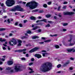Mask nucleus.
<instances>
[{
	"instance_id": "f257e3e1",
	"label": "nucleus",
	"mask_w": 75,
	"mask_h": 75,
	"mask_svg": "<svg viewBox=\"0 0 75 75\" xmlns=\"http://www.w3.org/2000/svg\"><path fill=\"white\" fill-rule=\"evenodd\" d=\"M52 64L49 62L45 63L40 68V70L42 72H45L49 71L51 69Z\"/></svg>"
},
{
	"instance_id": "f03ea898",
	"label": "nucleus",
	"mask_w": 75,
	"mask_h": 75,
	"mask_svg": "<svg viewBox=\"0 0 75 75\" xmlns=\"http://www.w3.org/2000/svg\"><path fill=\"white\" fill-rule=\"evenodd\" d=\"M38 6V3L35 1H31L27 3L26 4V6L28 7L30 10H33L35 8Z\"/></svg>"
},
{
	"instance_id": "7ed1b4c3",
	"label": "nucleus",
	"mask_w": 75,
	"mask_h": 75,
	"mask_svg": "<svg viewBox=\"0 0 75 75\" xmlns=\"http://www.w3.org/2000/svg\"><path fill=\"white\" fill-rule=\"evenodd\" d=\"M23 67L21 65L18 64L16 65L14 69L15 71L13 69L11 70L9 72V73H14L15 72H18V71H22L23 69Z\"/></svg>"
},
{
	"instance_id": "20e7f679",
	"label": "nucleus",
	"mask_w": 75,
	"mask_h": 75,
	"mask_svg": "<svg viewBox=\"0 0 75 75\" xmlns=\"http://www.w3.org/2000/svg\"><path fill=\"white\" fill-rule=\"evenodd\" d=\"M15 2L13 0H7L6 1V4L8 7H11L14 4Z\"/></svg>"
},
{
	"instance_id": "39448f33",
	"label": "nucleus",
	"mask_w": 75,
	"mask_h": 75,
	"mask_svg": "<svg viewBox=\"0 0 75 75\" xmlns=\"http://www.w3.org/2000/svg\"><path fill=\"white\" fill-rule=\"evenodd\" d=\"M16 10L19 11H24L23 9L19 6H15L14 8L11 9V11H16Z\"/></svg>"
},
{
	"instance_id": "423d86ee",
	"label": "nucleus",
	"mask_w": 75,
	"mask_h": 75,
	"mask_svg": "<svg viewBox=\"0 0 75 75\" xmlns=\"http://www.w3.org/2000/svg\"><path fill=\"white\" fill-rule=\"evenodd\" d=\"M18 39L13 38L11 40V42H13L14 45H16L17 44L18 42Z\"/></svg>"
},
{
	"instance_id": "0eeeda50",
	"label": "nucleus",
	"mask_w": 75,
	"mask_h": 75,
	"mask_svg": "<svg viewBox=\"0 0 75 75\" xmlns=\"http://www.w3.org/2000/svg\"><path fill=\"white\" fill-rule=\"evenodd\" d=\"M39 49V48L38 47H36L32 49L30 51H29V52H34L35 51H36L37 50H38Z\"/></svg>"
},
{
	"instance_id": "6e6552de",
	"label": "nucleus",
	"mask_w": 75,
	"mask_h": 75,
	"mask_svg": "<svg viewBox=\"0 0 75 75\" xmlns=\"http://www.w3.org/2000/svg\"><path fill=\"white\" fill-rule=\"evenodd\" d=\"M63 14H64V15H71V14H75V13H74L73 12H64L63 13Z\"/></svg>"
},
{
	"instance_id": "1a4fd4ad",
	"label": "nucleus",
	"mask_w": 75,
	"mask_h": 75,
	"mask_svg": "<svg viewBox=\"0 0 75 75\" xmlns=\"http://www.w3.org/2000/svg\"><path fill=\"white\" fill-rule=\"evenodd\" d=\"M27 50L26 49H23V50H16L15 51V52H24Z\"/></svg>"
},
{
	"instance_id": "9d476101",
	"label": "nucleus",
	"mask_w": 75,
	"mask_h": 75,
	"mask_svg": "<svg viewBox=\"0 0 75 75\" xmlns=\"http://www.w3.org/2000/svg\"><path fill=\"white\" fill-rule=\"evenodd\" d=\"M42 55L43 57H46L50 54L48 53L47 52H45V53H42Z\"/></svg>"
},
{
	"instance_id": "9b49d317",
	"label": "nucleus",
	"mask_w": 75,
	"mask_h": 75,
	"mask_svg": "<svg viewBox=\"0 0 75 75\" xmlns=\"http://www.w3.org/2000/svg\"><path fill=\"white\" fill-rule=\"evenodd\" d=\"M18 46H21V44H22V40L20 39H18Z\"/></svg>"
},
{
	"instance_id": "f8f14e48",
	"label": "nucleus",
	"mask_w": 75,
	"mask_h": 75,
	"mask_svg": "<svg viewBox=\"0 0 75 75\" xmlns=\"http://www.w3.org/2000/svg\"><path fill=\"white\" fill-rule=\"evenodd\" d=\"M67 51L68 52H71V51H73V52H75V50H74V48H73L71 49H68L67 50Z\"/></svg>"
},
{
	"instance_id": "ddd939ff",
	"label": "nucleus",
	"mask_w": 75,
	"mask_h": 75,
	"mask_svg": "<svg viewBox=\"0 0 75 75\" xmlns=\"http://www.w3.org/2000/svg\"><path fill=\"white\" fill-rule=\"evenodd\" d=\"M35 57H37V58H38V59L39 58H41V55L39 54H35Z\"/></svg>"
},
{
	"instance_id": "4468645a",
	"label": "nucleus",
	"mask_w": 75,
	"mask_h": 75,
	"mask_svg": "<svg viewBox=\"0 0 75 75\" xmlns=\"http://www.w3.org/2000/svg\"><path fill=\"white\" fill-rule=\"evenodd\" d=\"M7 63L9 65H11L13 64V62L11 61H8Z\"/></svg>"
},
{
	"instance_id": "2eb2a0df",
	"label": "nucleus",
	"mask_w": 75,
	"mask_h": 75,
	"mask_svg": "<svg viewBox=\"0 0 75 75\" xmlns=\"http://www.w3.org/2000/svg\"><path fill=\"white\" fill-rule=\"evenodd\" d=\"M39 21H44V22H45V23H47V20L43 19L41 21L38 20L36 21V23H38Z\"/></svg>"
},
{
	"instance_id": "dca6fc26",
	"label": "nucleus",
	"mask_w": 75,
	"mask_h": 75,
	"mask_svg": "<svg viewBox=\"0 0 75 75\" xmlns=\"http://www.w3.org/2000/svg\"><path fill=\"white\" fill-rule=\"evenodd\" d=\"M28 69H29V70H30V71H31L29 72V73L30 74H31V73H33L34 72V71H33V69H31L30 67H28Z\"/></svg>"
},
{
	"instance_id": "f3484780",
	"label": "nucleus",
	"mask_w": 75,
	"mask_h": 75,
	"mask_svg": "<svg viewBox=\"0 0 75 75\" xmlns=\"http://www.w3.org/2000/svg\"><path fill=\"white\" fill-rule=\"evenodd\" d=\"M69 64V61H67V62L64 65L63 67H65V66H66L67 65V64Z\"/></svg>"
},
{
	"instance_id": "a211bd4d",
	"label": "nucleus",
	"mask_w": 75,
	"mask_h": 75,
	"mask_svg": "<svg viewBox=\"0 0 75 75\" xmlns=\"http://www.w3.org/2000/svg\"><path fill=\"white\" fill-rule=\"evenodd\" d=\"M39 37L38 36H33L32 37V38L33 39H35V38H38Z\"/></svg>"
},
{
	"instance_id": "6ab92c4d",
	"label": "nucleus",
	"mask_w": 75,
	"mask_h": 75,
	"mask_svg": "<svg viewBox=\"0 0 75 75\" xmlns=\"http://www.w3.org/2000/svg\"><path fill=\"white\" fill-rule=\"evenodd\" d=\"M13 20V19H8L7 20V21L8 23H10V21H12Z\"/></svg>"
},
{
	"instance_id": "aec40b11",
	"label": "nucleus",
	"mask_w": 75,
	"mask_h": 75,
	"mask_svg": "<svg viewBox=\"0 0 75 75\" xmlns=\"http://www.w3.org/2000/svg\"><path fill=\"white\" fill-rule=\"evenodd\" d=\"M6 39H2V38H0V41L1 42H4V41H6Z\"/></svg>"
},
{
	"instance_id": "412c9836",
	"label": "nucleus",
	"mask_w": 75,
	"mask_h": 75,
	"mask_svg": "<svg viewBox=\"0 0 75 75\" xmlns=\"http://www.w3.org/2000/svg\"><path fill=\"white\" fill-rule=\"evenodd\" d=\"M30 18L31 20H35V18L34 17V16H32L30 17Z\"/></svg>"
},
{
	"instance_id": "4be33fe9",
	"label": "nucleus",
	"mask_w": 75,
	"mask_h": 75,
	"mask_svg": "<svg viewBox=\"0 0 75 75\" xmlns=\"http://www.w3.org/2000/svg\"><path fill=\"white\" fill-rule=\"evenodd\" d=\"M75 44V42H74V43H70V44L69 45V46H72L73 45H74Z\"/></svg>"
},
{
	"instance_id": "5701e85b",
	"label": "nucleus",
	"mask_w": 75,
	"mask_h": 75,
	"mask_svg": "<svg viewBox=\"0 0 75 75\" xmlns=\"http://www.w3.org/2000/svg\"><path fill=\"white\" fill-rule=\"evenodd\" d=\"M51 16V15H46V17H47V18H49V17H50Z\"/></svg>"
},
{
	"instance_id": "b1692460",
	"label": "nucleus",
	"mask_w": 75,
	"mask_h": 75,
	"mask_svg": "<svg viewBox=\"0 0 75 75\" xmlns=\"http://www.w3.org/2000/svg\"><path fill=\"white\" fill-rule=\"evenodd\" d=\"M50 41H51V40H50L44 41V42H50Z\"/></svg>"
},
{
	"instance_id": "393cba45",
	"label": "nucleus",
	"mask_w": 75,
	"mask_h": 75,
	"mask_svg": "<svg viewBox=\"0 0 75 75\" xmlns=\"http://www.w3.org/2000/svg\"><path fill=\"white\" fill-rule=\"evenodd\" d=\"M1 6L2 7L3 6L4 7V8H6V6H4V4H3V3H2V4H1Z\"/></svg>"
},
{
	"instance_id": "a878e982",
	"label": "nucleus",
	"mask_w": 75,
	"mask_h": 75,
	"mask_svg": "<svg viewBox=\"0 0 75 75\" xmlns=\"http://www.w3.org/2000/svg\"><path fill=\"white\" fill-rule=\"evenodd\" d=\"M21 38L22 39V40L23 39H24V38H27V37H26V36H23Z\"/></svg>"
},
{
	"instance_id": "bb28decb",
	"label": "nucleus",
	"mask_w": 75,
	"mask_h": 75,
	"mask_svg": "<svg viewBox=\"0 0 75 75\" xmlns=\"http://www.w3.org/2000/svg\"><path fill=\"white\" fill-rule=\"evenodd\" d=\"M6 29L4 28H0V31H4V30H5Z\"/></svg>"
},
{
	"instance_id": "cd10ccee",
	"label": "nucleus",
	"mask_w": 75,
	"mask_h": 75,
	"mask_svg": "<svg viewBox=\"0 0 75 75\" xmlns=\"http://www.w3.org/2000/svg\"><path fill=\"white\" fill-rule=\"evenodd\" d=\"M38 28V26H36L35 27V28H33L32 30H37V28Z\"/></svg>"
},
{
	"instance_id": "c85d7f7f",
	"label": "nucleus",
	"mask_w": 75,
	"mask_h": 75,
	"mask_svg": "<svg viewBox=\"0 0 75 75\" xmlns=\"http://www.w3.org/2000/svg\"><path fill=\"white\" fill-rule=\"evenodd\" d=\"M55 47L56 48H59V46L58 45H55Z\"/></svg>"
},
{
	"instance_id": "c756f323",
	"label": "nucleus",
	"mask_w": 75,
	"mask_h": 75,
	"mask_svg": "<svg viewBox=\"0 0 75 75\" xmlns=\"http://www.w3.org/2000/svg\"><path fill=\"white\" fill-rule=\"evenodd\" d=\"M61 67V65L60 64H59L57 66V67L58 68H60Z\"/></svg>"
},
{
	"instance_id": "7c9ffc66",
	"label": "nucleus",
	"mask_w": 75,
	"mask_h": 75,
	"mask_svg": "<svg viewBox=\"0 0 75 75\" xmlns=\"http://www.w3.org/2000/svg\"><path fill=\"white\" fill-rule=\"evenodd\" d=\"M11 69V67H8L6 68V70H10V69Z\"/></svg>"
},
{
	"instance_id": "2f4dec72",
	"label": "nucleus",
	"mask_w": 75,
	"mask_h": 75,
	"mask_svg": "<svg viewBox=\"0 0 75 75\" xmlns=\"http://www.w3.org/2000/svg\"><path fill=\"white\" fill-rule=\"evenodd\" d=\"M43 7L45 8H46L47 7V4H45L43 5Z\"/></svg>"
},
{
	"instance_id": "473e14b6",
	"label": "nucleus",
	"mask_w": 75,
	"mask_h": 75,
	"mask_svg": "<svg viewBox=\"0 0 75 75\" xmlns=\"http://www.w3.org/2000/svg\"><path fill=\"white\" fill-rule=\"evenodd\" d=\"M9 44H10V45H11V46H13V45H14L13 44H11V41H10L9 42Z\"/></svg>"
},
{
	"instance_id": "72a5a7b5",
	"label": "nucleus",
	"mask_w": 75,
	"mask_h": 75,
	"mask_svg": "<svg viewBox=\"0 0 75 75\" xmlns=\"http://www.w3.org/2000/svg\"><path fill=\"white\" fill-rule=\"evenodd\" d=\"M61 6H59L58 7V8L57 9V11H59V10L60 9V8H61Z\"/></svg>"
},
{
	"instance_id": "f704fd0d",
	"label": "nucleus",
	"mask_w": 75,
	"mask_h": 75,
	"mask_svg": "<svg viewBox=\"0 0 75 75\" xmlns=\"http://www.w3.org/2000/svg\"><path fill=\"white\" fill-rule=\"evenodd\" d=\"M63 25L64 26L67 25H68V23H64L63 24Z\"/></svg>"
},
{
	"instance_id": "c9c22d12",
	"label": "nucleus",
	"mask_w": 75,
	"mask_h": 75,
	"mask_svg": "<svg viewBox=\"0 0 75 75\" xmlns=\"http://www.w3.org/2000/svg\"><path fill=\"white\" fill-rule=\"evenodd\" d=\"M19 27H23V25L21 24L20 23L19 24Z\"/></svg>"
},
{
	"instance_id": "e433bc0d",
	"label": "nucleus",
	"mask_w": 75,
	"mask_h": 75,
	"mask_svg": "<svg viewBox=\"0 0 75 75\" xmlns=\"http://www.w3.org/2000/svg\"><path fill=\"white\" fill-rule=\"evenodd\" d=\"M57 36V35H50V36L51 37H54H54H56V36Z\"/></svg>"
},
{
	"instance_id": "4c0bfd02",
	"label": "nucleus",
	"mask_w": 75,
	"mask_h": 75,
	"mask_svg": "<svg viewBox=\"0 0 75 75\" xmlns=\"http://www.w3.org/2000/svg\"><path fill=\"white\" fill-rule=\"evenodd\" d=\"M41 38L42 40H46V38L45 37H42Z\"/></svg>"
},
{
	"instance_id": "58836bf2",
	"label": "nucleus",
	"mask_w": 75,
	"mask_h": 75,
	"mask_svg": "<svg viewBox=\"0 0 75 75\" xmlns=\"http://www.w3.org/2000/svg\"><path fill=\"white\" fill-rule=\"evenodd\" d=\"M67 8V6H63V8L64 9H65Z\"/></svg>"
},
{
	"instance_id": "ea45409f",
	"label": "nucleus",
	"mask_w": 75,
	"mask_h": 75,
	"mask_svg": "<svg viewBox=\"0 0 75 75\" xmlns=\"http://www.w3.org/2000/svg\"><path fill=\"white\" fill-rule=\"evenodd\" d=\"M47 4L49 5H50V4H51V2L50 1V2H48Z\"/></svg>"
},
{
	"instance_id": "a19ab883",
	"label": "nucleus",
	"mask_w": 75,
	"mask_h": 75,
	"mask_svg": "<svg viewBox=\"0 0 75 75\" xmlns=\"http://www.w3.org/2000/svg\"><path fill=\"white\" fill-rule=\"evenodd\" d=\"M73 69V67H70L69 68V70H72Z\"/></svg>"
},
{
	"instance_id": "79ce46f5",
	"label": "nucleus",
	"mask_w": 75,
	"mask_h": 75,
	"mask_svg": "<svg viewBox=\"0 0 75 75\" xmlns=\"http://www.w3.org/2000/svg\"><path fill=\"white\" fill-rule=\"evenodd\" d=\"M2 48L4 50H6V48L4 47H2Z\"/></svg>"
},
{
	"instance_id": "37998d69",
	"label": "nucleus",
	"mask_w": 75,
	"mask_h": 75,
	"mask_svg": "<svg viewBox=\"0 0 75 75\" xmlns=\"http://www.w3.org/2000/svg\"><path fill=\"white\" fill-rule=\"evenodd\" d=\"M22 61L25 60V58H22L21 59Z\"/></svg>"
},
{
	"instance_id": "c03bdc74",
	"label": "nucleus",
	"mask_w": 75,
	"mask_h": 75,
	"mask_svg": "<svg viewBox=\"0 0 75 75\" xmlns=\"http://www.w3.org/2000/svg\"><path fill=\"white\" fill-rule=\"evenodd\" d=\"M27 33L28 34H30L31 33V31H28L27 32Z\"/></svg>"
},
{
	"instance_id": "a18cd8bd",
	"label": "nucleus",
	"mask_w": 75,
	"mask_h": 75,
	"mask_svg": "<svg viewBox=\"0 0 75 75\" xmlns=\"http://www.w3.org/2000/svg\"><path fill=\"white\" fill-rule=\"evenodd\" d=\"M44 12V11H39V13H43Z\"/></svg>"
},
{
	"instance_id": "49530a36",
	"label": "nucleus",
	"mask_w": 75,
	"mask_h": 75,
	"mask_svg": "<svg viewBox=\"0 0 75 75\" xmlns=\"http://www.w3.org/2000/svg\"><path fill=\"white\" fill-rule=\"evenodd\" d=\"M18 22H16L15 23V25H18Z\"/></svg>"
},
{
	"instance_id": "de8ad7c7",
	"label": "nucleus",
	"mask_w": 75,
	"mask_h": 75,
	"mask_svg": "<svg viewBox=\"0 0 75 75\" xmlns=\"http://www.w3.org/2000/svg\"><path fill=\"white\" fill-rule=\"evenodd\" d=\"M33 63H29V65H30V66H31V65H33Z\"/></svg>"
},
{
	"instance_id": "09e8293b",
	"label": "nucleus",
	"mask_w": 75,
	"mask_h": 75,
	"mask_svg": "<svg viewBox=\"0 0 75 75\" xmlns=\"http://www.w3.org/2000/svg\"><path fill=\"white\" fill-rule=\"evenodd\" d=\"M71 40H72V38H71L70 39V40H68L69 42H71Z\"/></svg>"
},
{
	"instance_id": "8fccbe9b",
	"label": "nucleus",
	"mask_w": 75,
	"mask_h": 75,
	"mask_svg": "<svg viewBox=\"0 0 75 75\" xmlns=\"http://www.w3.org/2000/svg\"><path fill=\"white\" fill-rule=\"evenodd\" d=\"M67 3H68L67 2L64 1V2L63 4H67Z\"/></svg>"
},
{
	"instance_id": "3c124183",
	"label": "nucleus",
	"mask_w": 75,
	"mask_h": 75,
	"mask_svg": "<svg viewBox=\"0 0 75 75\" xmlns=\"http://www.w3.org/2000/svg\"><path fill=\"white\" fill-rule=\"evenodd\" d=\"M50 25L49 24H48L47 25H45V27H50Z\"/></svg>"
},
{
	"instance_id": "603ef678",
	"label": "nucleus",
	"mask_w": 75,
	"mask_h": 75,
	"mask_svg": "<svg viewBox=\"0 0 75 75\" xmlns=\"http://www.w3.org/2000/svg\"><path fill=\"white\" fill-rule=\"evenodd\" d=\"M34 58H32L31 59V61H34Z\"/></svg>"
},
{
	"instance_id": "864d4df0",
	"label": "nucleus",
	"mask_w": 75,
	"mask_h": 75,
	"mask_svg": "<svg viewBox=\"0 0 75 75\" xmlns=\"http://www.w3.org/2000/svg\"><path fill=\"white\" fill-rule=\"evenodd\" d=\"M26 57H29V55H28V54H27L26 55Z\"/></svg>"
},
{
	"instance_id": "5fc2aeb1",
	"label": "nucleus",
	"mask_w": 75,
	"mask_h": 75,
	"mask_svg": "<svg viewBox=\"0 0 75 75\" xmlns=\"http://www.w3.org/2000/svg\"><path fill=\"white\" fill-rule=\"evenodd\" d=\"M70 59H71V60H74V59L72 57L70 58Z\"/></svg>"
},
{
	"instance_id": "6e6d98bb",
	"label": "nucleus",
	"mask_w": 75,
	"mask_h": 75,
	"mask_svg": "<svg viewBox=\"0 0 75 75\" xmlns=\"http://www.w3.org/2000/svg\"><path fill=\"white\" fill-rule=\"evenodd\" d=\"M38 33H40V32L41 31V30L40 29H39L38 30Z\"/></svg>"
},
{
	"instance_id": "4d7b16f0",
	"label": "nucleus",
	"mask_w": 75,
	"mask_h": 75,
	"mask_svg": "<svg viewBox=\"0 0 75 75\" xmlns=\"http://www.w3.org/2000/svg\"><path fill=\"white\" fill-rule=\"evenodd\" d=\"M63 31H67V29H64L63 30Z\"/></svg>"
},
{
	"instance_id": "13d9d810",
	"label": "nucleus",
	"mask_w": 75,
	"mask_h": 75,
	"mask_svg": "<svg viewBox=\"0 0 75 75\" xmlns=\"http://www.w3.org/2000/svg\"><path fill=\"white\" fill-rule=\"evenodd\" d=\"M4 60H5V59H4V58H2L1 59V60L2 61H4Z\"/></svg>"
},
{
	"instance_id": "bf43d9fd",
	"label": "nucleus",
	"mask_w": 75,
	"mask_h": 75,
	"mask_svg": "<svg viewBox=\"0 0 75 75\" xmlns=\"http://www.w3.org/2000/svg\"><path fill=\"white\" fill-rule=\"evenodd\" d=\"M27 20H24V23H26V22H27Z\"/></svg>"
},
{
	"instance_id": "052dcab7",
	"label": "nucleus",
	"mask_w": 75,
	"mask_h": 75,
	"mask_svg": "<svg viewBox=\"0 0 75 75\" xmlns=\"http://www.w3.org/2000/svg\"><path fill=\"white\" fill-rule=\"evenodd\" d=\"M7 47L8 48V50H10V47L9 46H8Z\"/></svg>"
},
{
	"instance_id": "680f3d73",
	"label": "nucleus",
	"mask_w": 75,
	"mask_h": 75,
	"mask_svg": "<svg viewBox=\"0 0 75 75\" xmlns=\"http://www.w3.org/2000/svg\"><path fill=\"white\" fill-rule=\"evenodd\" d=\"M42 52H46V51L45 50H42L41 51Z\"/></svg>"
},
{
	"instance_id": "e2e57ef3",
	"label": "nucleus",
	"mask_w": 75,
	"mask_h": 75,
	"mask_svg": "<svg viewBox=\"0 0 75 75\" xmlns=\"http://www.w3.org/2000/svg\"><path fill=\"white\" fill-rule=\"evenodd\" d=\"M3 64V62H0V65H2Z\"/></svg>"
},
{
	"instance_id": "0e129e2a",
	"label": "nucleus",
	"mask_w": 75,
	"mask_h": 75,
	"mask_svg": "<svg viewBox=\"0 0 75 75\" xmlns=\"http://www.w3.org/2000/svg\"><path fill=\"white\" fill-rule=\"evenodd\" d=\"M9 35L10 36H12V35H13V34H12V33H10V34H9Z\"/></svg>"
},
{
	"instance_id": "69168bd1",
	"label": "nucleus",
	"mask_w": 75,
	"mask_h": 75,
	"mask_svg": "<svg viewBox=\"0 0 75 75\" xmlns=\"http://www.w3.org/2000/svg\"><path fill=\"white\" fill-rule=\"evenodd\" d=\"M3 45L5 47H7V45L5 44H3Z\"/></svg>"
},
{
	"instance_id": "338daca9",
	"label": "nucleus",
	"mask_w": 75,
	"mask_h": 75,
	"mask_svg": "<svg viewBox=\"0 0 75 75\" xmlns=\"http://www.w3.org/2000/svg\"><path fill=\"white\" fill-rule=\"evenodd\" d=\"M34 11H38V9H35Z\"/></svg>"
},
{
	"instance_id": "774afa93",
	"label": "nucleus",
	"mask_w": 75,
	"mask_h": 75,
	"mask_svg": "<svg viewBox=\"0 0 75 75\" xmlns=\"http://www.w3.org/2000/svg\"><path fill=\"white\" fill-rule=\"evenodd\" d=\"M48 23H52V22L51 21H48Z\"/></svg>"
}]
</instances>
